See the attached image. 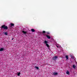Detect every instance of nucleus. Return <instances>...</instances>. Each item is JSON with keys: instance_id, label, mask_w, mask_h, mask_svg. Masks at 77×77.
Returning a JSON list of instances; mask_svg holds the SVG:
<instances>
[{"instance_id": "obj_1", "label": "nucleus", "mask_w": 77, "mask_h": 77, "mask_svg": "<svg viewBox=\"0 0 77 77\" xmlns=\"http://www.w3.org/2000/svg\"><path fill=\"white\" fill-rule=\"evenodd\" d=\"M1 29H4L5 30H7V29H8V27L5 25H3L1 26Z\"/></svg>"}, {"instance_id": "obj_2", "label": "nucleus", "mask_w": 77, "mask_h": 77, "mask_svg": "<svg viewBox=\"0 0 77 77\" xmlns=\"http://www.w3.org/2000/svg\"><path fill=\"white\" fill-rule=\"evenodd\" d=\"M58 57L57 56H55L54 57L52 58V60H56L57 59Z\"/></svg>"}, {"instance_id": "obj_3", "label": "nucleus", "mask_w": 77, "mask_h": 77, "mask_svg": "<svg viewBox=\"0 0 77 77\" xmlns=\"http://www.w3.org/2000/svg\"><path fill=\"white\" fill-rule=\"evenodd\" d=\"M10 27H12V26H14V23H10Z\"/></svg>"}, {"instance_id": "obj_4", "label": "nucleus", "mask_w": 77, "mask_h": 77, "mask_svg": "<svg viewBox=\"0 0 77 77\" xmlns=\"http://www.w3.org/2000/svg\"><path fill=\"white\" fill-rule=\"evenodd\" d=\"M53 74L54 75H56L58 74V73L57 72H54L53 73Z\"/></svg>"}, {"instance_id": "obj_5", "label": "nucleus", "mask_w": 77, "mask_h": 77, "mask_svg": "<svg viewBox=\"0 0 77 77\" xmlns=\"http://www.w3.org/2000/svg\"><path fill=\"white\" fill-rule=\"evenodd\" d=\"M66 60H67L68 59H69V57H68V55H66Z\"/></svg>"}, {"instance_id": "obj_6", "label": "nucleus", "mask_w": 77, "mask_h": 77, "mask_svg": "<svg viewBox=\"0 0 77 77\" xmlns=\"http://www.w3.org/2000/svg\"><path fill=\"white\" fill-rule=\"evenodd\" d=\"M4 50V48H1L0 49V51H3Z\"/></svg>"}, {"instance_id": "obj_7", "label": "nucleus", "mask_w": 77, "mask_h": 77, "mask_svg": "<svg viewBox=\"0 0 77 77\" xmlns=\"http://www.w3.org/2000/svg\"><path fill=\"white\" fill-rule=\"evenodd\" d=\"M66 73L67 74H68V75H69V72L68 70L66 72Z\"/></svg>"}, {"instance_id": "obj_8", "label": "nucleus", "mask_w": 77, "mask_h": 77, "mask_svg": "<svg viewBox=\"0 0 77 77\" xmlns=\"http://www.w3.org/2000/svg\"><path fill=\"white\" fill-rule=\"evenodd\" d=\"M31 31L32 32H35V30L34 29H31Z\"/></svg>"}, {"instance_id": "obj_9", "label": "nucleus", "mask_w": 77, "mask_h": 77, "mask_svg": "<svg viewBox=\"0 0 77 77\" xmlns=\"http://www.w3.org/2000/svg\"><path fill=\"white\" fill-rule=\"evenodd\" d=\"M44 42L45 44H48V41H45Z\"/></svg>"}, {"instance_id": "obj_10", "label": "nucleus", "mask_w": 77, "mask_h": 77, "mask_svg": "<svg viewBox=\"0 0 77 77\" xmlns=\"http://www.w3.org/2000/svg\"><path fill=\"white\" fill-rule=\"evenodd\" d=\"M22 32L23 33H24V34H26V33H27V32H25L24 31H22Z\"/></svg>"}, {"instance_id": "obj_11", "label": "nucleus", "mask_w": 77, "mask_h": 77, "mask_svg": "<svg viewBox=\"0 0 77 77\" xmlns=\"http://www.w3.org/2000/svg\"><path fill=\"white\" fill-rule=\"evenodd\" d=\"M46 37H47L48 39H50V36L49 35H46Z\"/></svg>"}, {"instance_id": "obj_12", "label": "nucleus", "mask_w": 77, "mask_h": 77, "mask_svg": "<svg viewBox=\"0 0 77 77\" xmlns=\"http://www.w3.org/2000/svg\"><path fill=\"white\" fill-rule=\"evenodd\" d=\"M46 45L47 47H50V46H49V45L48 44H46Z\"/></svg>"}, {"instance_id": "obj_13", "label": "nucleus", "mask_w": 77, "mask_h": 77, "mask_svg": "<svg viewBox=\"0 0 77 77\" xmlns=\"http://www.w3.org/2000/svg\"><path fill=\"white\" fill-rule=\"evenodd\" d=\"M35 68H36V69H39V67H37L36 66H35Z\"/></svg>"}, {"instance_id": "obj_14", "label": "nucleus", "mask_w": 77, "mask_h": 77, "mask_svg": "<svg viewBox=\"0 0 77 77\" xmlns=\"http://www.w3.org/2000/svg\"><path fill=\"white\" fill-rule=\"evenodd\" d=\"M21 73H20V72H19L18 74H17V75L18 76H20V74Z\"/></svg>"}, {"instance_id": "obj_15", "label": "nucleus", "mask_w": 77, "mask_h": 77, "mask_svg": "<svg viewBox=\"0 0 77 77\" xmlns=\"http://www.w3.org/2000/svg\"><path fill=\"white\" fill-rule=\"evenodd\" d=\"M4 35H8V33H7V32H5L4 33Z\"/></svg>"}, {"instance_id": "obj_16", "label": "nucleus", "mask_w": 77, "mask_h": 77, "mask_svg": "<svg viewBox=\"0 0 77 77\" xmlns=\"http://www.w3.org/2000/svg\"><path fill=\"white\" fill-rule=\"evenodd\" d=\"M76 66L75 65H73V68H75Z\"/></svg>"}, {"instance_id": "obj_17", "label": "nucleus", "mask_w": 77, "mask_h": 77, "mask_svg": "<svg viewBox=\"0 0 77 77\" xmlns=\"http://www.w3.org/2000/svg\"><path fill=\"white\" fill-rule=\"evenodd\" d=\"M42 33H45V31H42Z\"/></svg>"}, {"instance_id": "obj_18", "label": "nucleus", "mask_w": 77, "mask_h": 77, "mask_svg": "<svg viewBox=\"0 0 77 77\" xmlns=\"http://www.w3.org/2000/svg\"><path fill=\"white\" fill-rule=\"evenodd\" d=\"M71 58H72V59H74V57L72 56Z\"/></svg>"}, {"instance_id": "obj_19", "label": "nucleus", "mask_w": 77, "mask_h": 77, "mask_svg": "<svg viewBox=\"0 0 77 77\" xmlns=\"http://www.w3.org/2000/svg\"><path fill=\"white\" fill-rule=\"evenodd\" d=\"M56 47H57V48H59V46H58L57 45H56Z\"/></svg>"}, {"instance_id": "obj_20", "label": "nucleus", "mask_w": 77, "mask_h": 77, "mask_svg": "<svg viewBox=\"0 0 77 77\" xmlns=\"http://www.w3.org/2000/svg\"><path fill=\"white\" fill-rule=\"evenodd\" d=\"M47 34H50V33H49V32H48V33H47Z\"/></svg>"}, {"instance_id": "obj_21", "label": "nucleus", "mask_w": 77, "mask_h": 77, "mask_svg": "<svg viewBox=\"0 0 77 77\" xmlns=\"http://www.w3.org/2000/svg\"><path fill=\"white\" fill-rule=\"evenodd\" d=\"M13 39H14V38H13L12 39V40H13Z\"/></svg>"}]
</instances>
